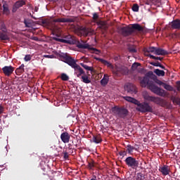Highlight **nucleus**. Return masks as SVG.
<instances>
[{
	"instance_id": "864d4df0",
	"label": "nucleus",
	"mask_w": 180,
	"mask_h": 180,
	"mask_svg": "<svg viewBox=\"0 0 180 180\" xmlns=\"http://www.w3.org/2000/svg\"><path fill=\"white\" fill-rule=\"evenodd\" d=\"M115 61H119L120 60V56H117L114 57Z\"/></svg>"
},
{
	"instance_id": "c9c22d12",
	"label": "nucleus",
	"mask_w": 180,
	"mask_h": 180,
	"mask_svg": "<svg viewBox=\"0 0 180 180\" xmlns=\"http://www.w3.org/2000/svg\"><path fill=\"white\" fill-rule=\"evenodd\" d=\"M146 56H147V57H150V58H152V60H159L160 61H162L164 60V58L155 56L151 54H148Z\"/></svg>"
},
{
	"instance_id": "6e6552de",
	"label": "nucleus",
	"mask_w": 180,
	"mask_h": 180,
	"mask_svg": "<svg viewBox=\"0 0 180 180\" xmlns=\"http://www.w3.org/2000/svg\"><path fill=\"white\" fill-rule=\"evenodd\" d=\"M129 72V69L125 66H115V68L112 69V74L115 75H126Z\"/></svg>"
},
{
	"instance_id": "423d86ee",
	"label": "nucleus",
	"mask_w": 180,
	"mask_h": 180,
	"mask_svg": "<svg viewBox=\"0 0 180 180\" xmlns=\"http://www.w3.org/2000/svg\"><path fill=\"white\" fill-rule=\"evenodd\" d=\"M56 55L60 57V58H62V61L65 63L66 64H68L72 68H74L75 65H77V63L75 62V60L71 56H70L68 53H56Z\"/></svg>"
},
{
	"instance_id": "de8ad7c7",
	"label": "nucleus",
	"mask_w": 180,
	"mask_h": 180,
	"mask_svg": "<svg viewBox=\"0 0 180 180\" xmlns=\"http://www.w3.org/2000/svg\"><path fill=\"white\" fill-rule=\"evenodd\" d=\"M24 60L25 61H30L32 60V56L30 55H26Z\"/></svg>"
},
{
	"instance_id": "a211bd4d",
	"label": "nucleus",
	"mask_w": 180,
	"mask_h": 180,
	"mask_svg": "<svg viewBox=\"0 0 180 180\" xmlns=\"http://www.w3.org/2000/svg\"><path fill=\"white\" fill-rule=\"evenodd\" d=\"M159 171L165 176L169 175V167H168V165H163L162 167H160L159 168Z\"/></svg>"
},
{
	"instance_id": "a19ab883",
	"label": "nucleus",
	"mask_w": 180,
	"mask_h": 180,
	"mask_svg": "<svg viewBox=\"0 0 180 180\" xmlns=\"http://www.w3.org/2000/svg\"><path fill=\"white\" fill-rule=\"evenodd\" d=\"M140 65H141V64L139 63H134L132 64L131 65V70L132 71H136V70H137V68L139 67H140Z\"/></svg>"
},
{
	"instance_id": "7ed1b4c3",
	"label": "nucleus",
	"mask_w": 180,
	"mask_h": 180,
	"mask_svg": "<svg viewBox=\"0 0 180 180\" xmlns=\"http://www.w3.org/2000/svg\"><path fill=\"white\" fill-rule=\"evenodd\" d=\"M111 112L113 116H115V117H118L119 119H127L130 113V112H129V110H127V108H126L125 107H119L117 105L112 107Z\"/></svg>"
},
{
	"instance_id": "7c9ffc66",
	"label": "nucleus",
	"mask_w": 180,
	"mask_h": 180,
	"mask_svg": "<svg viewBox=\"0 0 180 180\" xmlns=\"http://www.w3.org/2000/svg\"><path fill=\"white\" fill-rule=\"evenodd\" d=\"M86 168L87 169L94 171V168H95V162L94 160L89 161Z\"/></svg>"
},
{
	"instance_id": "37998d69",
	"label": "nucleus",
	"mask_w": 180,
	"mask_h": 180,
	"mask_svg": "<svg viewBox=\"0 0 180 180\" xmlns=\"http://www.w3.org/2000/svg\"><path fill=\"white\" fill-rule=\"evenodd\" d=\"M128 51L129 53H137V49L134 46H129Z\"/></svg>"
},
{
	"instance_id": "f3484780",
	"label": "nucleus",
	"mask_w": 180,
	"mask_h": 180,
	"mask_svg": "<svg viewBox=\"0 0 180 180\" xmlns=\"http://www.w3.org/2000/svg\"><path fill=\"white\" fill-rule=\"evenodd\" d=\"M70 39H63L60 38H53L54 40H56V41H60V43H66L67 44H75V40L72 37L70 36Z\"/></svg>"
},
{
	"instance_id": "dca6fc26",
	"label": "nucleus",
	"mask_w": 180,
	"mask_h": 180,
	"mask_svg": "<svg viewBox=\"0 0 180 180\" xmlns=\"http://www.w3.org/2000/svg\"><path fill=\"white\" fill-rule=\"evenodd\" d=\"M70 139H71V135L68 132H63L60 134V139L65 144L70 143Z\"/></svg>"
},
{
	"instance_id": "9d476101",
	"label": "nucleus",
	"mask_w": 180,
	"mask_h": 180,
	"mask_svg": "<svg viewBox=\"0 0 180 180\" xmlns=\"http://www.w3.org/2000/svg\"><path fill=\"white\" fill-rule=\"evenodd\" d=\"M77 20V18H60L54 20V22L58 23H74Z\"/></svg>"
},
{
	"instance_id": "cd10ccee",
	"label": "nucleus",
	"mask_w": 180,
	"mask_h": 180,
	"mask_svg": "<svg viewBox=\"0 0 180 180\" xmlns=\"http://www.w3.org/2000/svg\"><path fill=\"white\" fill-rule=\"evenodd\" d=\"M3 12L4 15H9L11 13V11L9 10V5L7 3H5L3 5Z\"/></svg>"
},
{
	"instance_id": "4c0bfd02",
	"label": "nucleus",
	"mask_w": 180,
	"mask_h": 180,
	"mask_svg": "<svg viewBox=\"0 0 180 180\" xmlns=\"http://www.w3.org/2000/svg\"><path fill=\"white\" fill-rule=\"evenodd\" d=\"M0 30H1V32H4V33H8V30H6V26L4 22L0 23Z\"/></svg>"
},
{
	"instance_id": "6ab92c4d",
	"label": "nucleus",
	"mask_w": 180,
	"mask_h": 180,
	"mask_svg": "<svg viewBox=\"0 0 180 180\" xmlns=\"http://www.w3.org/2000/svg\"><path fill=\"white\" fill-rule=\"evenodd\" d=\"M172 29H176L180 30V20L176 19L174 20L172 22L169 23Z\"/></svg>"
},
{
	"instance_id": "aec40b11",
	"label": "nucleus",
	"mask_w": 180,
	"mask_h": 180,
	"mask_svg": "<svg viewBox=\"0 0 180 180\" xmlns=\"http://www.w3.org/2000/svg\"><path fill=\"white\" fill-rule=\"evenodd\" d=\"M96 60L98 61H100V63L101 64H103L104 65H106L107 67H108V68H112V70H115V68H113V65H112V63H110L108 60L102 59V58H96Z\"/></svg>"
},
{
	"instance_id": "473e14b6",
	"label": "nucleus",
	"mask_w": 180,
	"mask_h": 180,
	"mask_svg": "<svg viewBox=\"0 0 180 180\" xmlns=\"http://www.w3.org/2000/svg\"><path fill=\"white\" fill-rule=\"evenodd\" d=\"M82 82L84 84H91V79L86 76V75H83L82 76Z\"/></svg>"
},
{
	"instance_id": "a878e982",
	"label": "nucleus",
	"mask_w": 180,
	"mask_h": 180,
	"mask_svg": "<svg viewBox=\"0 0 180 180\" xmlns=\"http://www.w3.org/2000/svg\"><path fill=\"white\" fill-rule=\"evenodd\" d=\"M108 82H109V76L108 75H104V77L101 80V84L103 86H106V85H108Z\"/></svg>"
},
{
	"instance_id": "8fccbe9b",
	"label": "nucleus",
	"mask_w": 180,
	"mask_h": 180,
	"mask_svg": "<svg viewBox=\"0 0 180 180\" xmlns=\"http://www.w3.org/2000/svg\"><path fill=\"white\" fill-rule=\"evenodd\" d=\"M24 23H25L26 27H30V26H32V24L29 22H27V20H25Z\"/></svg>"
},
{
	"instance_id": "603ef678",
	"label": "nucleus",
	"mask_w": 180,
	"mask_h": 180,
	"mask_svg": "<svg viewBox=\"0 0 180 180\" xmlns=\"http://www.w3.org/2000/svg\"><path fill=\"white\" fill-rule=\"evenodd\" d=\"M176 89L180 92V81L176 82Z\"/></svg>"
},
{
	"instance_id": "f704fd0d",
	"label": "nucleus",
	"mask_w": 180,
	"mask_h": 180,
	"mask_svg": "<svg viewBox=\"0 0 180 180\" xmlns=\"http://www.w3.org/2000/svg\"><path fill=\"white\" fill-rule=\"evenodd\" d=\"M93 141L94 143L98 144V143H101L102 141V138L99 135L94 136L93 137Z\"/></svg>"
},
{
	"instance_id": "79ce46f5",
	"label": "nucleus",
	"mask_w": 180,
	"mask_h": 180,
	"mask_svg": "<svg viewBox=\"0 0 180 180\" xmlns=\"http://www.w3.org/2000/svg\"><path fill=\"white\" fill-rule=\"evenodd\" d=\"M80 65L84 68V70H86L87 71H92V68L84 64V63H80Z\"/></svg>"
},
{
	"instance_id": "9b49d317",
	"label": "nucleus",
	"mask_w": 180,
	"mask_h": 180,
	"mask_svg": "<svg viewBox=\"0 0 180 180\" xmlns=\"http://www.w3.org/2000/svg\"><path fill=\"white\" fill-rule=\"evenodd\" d=\"M26 5V1L25 0H18L14 3L12 8V13H16L18 12V9L20 8H22V6H25Z\"/></svg>"
},
{
	"instance_id": "3c124183",
	"label": "nucleus",
	"mask_w": 180,
	"mask_h": 180,
	"mask_svg": "<svg viewBox=\"0 0 180 180\" xmlns=\"http://www.w3.org/2000/svg\"><path fill=\"white\" fill-rule=\"evenodd\" d=\"M45 58H54V55H44Z\"/></svg>"
},
{
	"instance_id": "09e8293b",
	"label": "nucleus",
	"mask_w": 180,
	"mask_h": 180,
	"mask_svg": "<svg viewBox=\"0 0 180 180\" xmlns=\"http://www.w3.org/2000/svg\"><path fill=\"white\" fill-rule=\"evenodd\" d=\"M69 157L68 152L65 151L63 153V158L65 160H68Z\"/></svg>"
},
{
	"instance_id": "bb28decb",
	"label": "nucleus",
	"mask_w": 180,
	"mask_h": 180,
	"mask_svg": "<svg viewBox=\"0 0 180 180\" xmlns=\"http://www.w3.org/2000/svg\"><path fill=\"white\" fill-rule=\"evenodd\" d=\"M25 72V65L22 64L18 68L15 70L16 75H20Z\"/></svg>"
},
{
	"instance_id": "13d9d810",
	"label": "nucleus",
	"mask_w": 180,
	"mask_h": 180,
	"mask_svg": "<svg viewBox=\"0 0 180 180\" xmlns=\"http://www.w3.org/2000/svg\"><path fill=\"white\" fill-rule=\"evenodd\" d=\"M160 67V68H162V70H167V69H165V66H164V65H162V64H160V66H159Z\"/></svg>"
},
{
	"instance_id": "c756f323",
	"label": "nucleus",
	"mask_w": 180,
	"mask_h": 180,
	"mask_svg": "<svg viewBox=\"0 0 180 180\" xmlns=\"http://www.w3.org/2000/svg\"><path fill=\"white\" fill-rule=\"evenodd\" d=\"M154 72L158 77H165V72L164 70H161L160 69H156L154 70Z\"/></svg>"
},
{
	"instance_id": "2f4dec72",
	"label": "nucleus",
	"mask_w": 180,
	"mask_h": 180,
	"mask_svg": "<svg viewBox=\"0 0 180 180\" xmlns=\"http://www.w3.org/2000/svg\"><path fill=\"white\" fill-rule=\"evenodd\" d=\"M163 88L165 89H166V91H174V92H176V90L174 89V88L172 87V86L166 84H163Z\"/></svg>"
},
{
	"instance_id": "2eb2a0df",
	"label": "nucleus",
	"mask_w": 180,
	"mask_h": 180,
	"mask_svg": "<svg viewBox=\"0 0 180 180\" xmlns=\"http://www.w3.org/2000/svg\"><path fill=\"white\" fill-rule=\"evenodd\" d=\"M81 30L83 33V36H85L86 37L88 36H93V34H95V31L89 27H82Z\"/></svg>"
},
{
	"instance_id": "72a5a7b5",
	"label": "nucleus",
	"mask_w": 180,
	"mask_h": 180,
	"mask_svg": "<svg viewBox=\"0 0 180 180\" xmlns=\"http://www.w3.org/2000/svg\"><path fill=\"white\" fill-rule=\"evenodd\" d=\"M157 50V47L150 46L146 49H145L146 53H154L155 54V51Z\"/></svg>"
},
{
	"instance_id": "4d7b16f0",
	"label": "nucleus",
	"mask_w": 180,
	"mask_h": 180,
	"mask_svg": "<svg viewBox=\"0 0 180 180\" xmlns=\"http://www.w3.org/2000/svg\"><path fill=\"white\" fill-rule=\"evenodd\" d=\"M68 150H72V145L71 144V143H69L68 145Z\"/></svg>"
},
{
	"instance_id": "052dcab7",
	"label": "nucleus",
	"mask_w": 180,
	"mask_h": 180,
	"mask_svg": "<svg viewBox=\"0 0 180 180\" xmlns=\"http://www.w3.org/2000/svg\"><path fill=\"white\" fill-rule=\"evenodd\" d=\"M38 11H39V7L35 6V8H34V12H38Z\"/></svg>"
},
{
	"instance_id": "680f3d73",
	"label": "nucleus",
	"mask_w": 180,
	"mask_h": 180,
	"mask_svg": "<svg viewBox=\"0 0 180 180\" xmlns=\"http://www.w3.org/2000/svg\"><path fill=\"white\" fill-rule=\"evenodd\" d=\"M146 5H150V3L146 2Z\"/></svg>"
},
{
	"instance_id": "20e7f679",
	"label": "nucleus",
	"mask_w": 180,
	"mask_h": 180,
	"mask_svg": "<svg viewBox=\"0 0 180 180\" xmlns=\"http://www.w3.org/2000/svg\"><path fill=\"white\" fill-rule=\"evenodd\" d=\"M136 106V110L141 113H153V107L146 101L143 103L138 101Z\"/></svg>"
},
{
	"instance_id": "a18cd8bd",
	"label": "nucleus",
	"mask_w": 180,
	"mask_h": 180,
	"mask_svg": "<svg viewBox=\"0 0 180 180\" xmlns=\"http://www.w3.org/2000/svg\"><path fill=\"white\" fill-rule=\"evenodd\" d=\"M119 155L121 157H124V155H127V150H121L119 152Z\"/></svg>"
},
{
	"instance_id": "ddd939ff",
	"label": "nucleus",
	"mask_w": 180,
	"mask_h": 180,
	"mask_svg": "<svg viewBox=\"0 0 180 180\" xmlns=\"http://www.w3.org/2000/svg\"><path fill=\"white\" fill-rule=\"evenodd\" d=\"M125 91H127L129 94H137V88L131 83H127L124 86Z\"/></svg>"
},
{
	"instance_id": "6e6d98bb",
	"label": "nucleus",
	"mask_w": 180,
	"mask_h": 180,
	"mask_svg": "<svg viewBox=\"0 0 180 180\" xmlns=\"http://www.w3.org/2000/svg\"><path fill=\"white\" fill-rule=\"evenodd\" d=\"M32 39L37 41L39 40V38L37 37H33Z\"/></svg>"
},
{
	"instance_id": "393cba45",
	"label": "nucleus",
	"mask_w": 180,
	"mask_h": 180,
	"mask_svg": "<svg viewBox=\"0 0 180 180\" xmlns=\"http://www.w3.org/2000/svg\"><path fill=\"white\" fill-rule=\"evenodd\" d=\"M124 99L127 101V102H130L131 103H134V105H137L139 103V101L136 98L130 96H125L124 97Z\"/></svg>"
},
{
	"instance_id": "39448f33",
	"label": "nucleus",
	"mask_w": 180,
	"mask_h": 180,
	"mask_svg": "<svg viewBox=\"0 0 180 180\" xmlns=\"http://www.w3.org/2000/svg\"><path fill=\"white\" fill-rule=\"evenodd\" d=\"M143 99L148 102H153L154 103H156V105H160V106L164 105V99L160 97L150 96L147 91L143 93Z\"/></svg>"
},
{
	"instance_id": "b1692460",
	"label": "nucleus",
	"mask_w": 180,
	"mask_h": 180,
	"mask_svg": "<svg viewBox=\"0 0 180 180\" xmlns=\"http://www.w3.org/2000/svg\"><path fill=\"white\" fill-rule=\"evenodd\" d=\"M137 151V148L130 144L127 145L126 146V151L128 154H133V151Z\"/></svg>"
},
{
	"instance_id": "0eeeda50",
	"label": "nucleus",
	"mask_w": 180,
	"mask_h": 180,
	"mask_svg": "<svg viewBox=\"0 0 180 180\" xmlns=\"http://www.w3.org/2000/svg\"><path fill=\"white\" fill-rule=\"evenodd\" d=\"M124 162L127 167H130L131 168H133V169H135L139 167V162L137 160H136V158L131 156L127 157L125 159Z\"/></svg>"
},
{
	"instance_id": "c03bdc74",
	"label": "nucleus",
	"mask_w": 180,
	"mask_h": 180,
	"mask_svg": "<svg viewBox=\"0 0 180 180\" xmlns=\"http://www.w3.org/2000/svg\"><path fill=\"white\" fill-rule=\"evenodd\" d=\"M150 65H153V67H160L161 63L160 62H152L150 63Z\"/></svg>"
},
{
	"instance_id": "c85d7f7f",
	"label": "nucleus",
	"mask_w": 180,
	"mask_h": 180,
	"mask_svg": "<svg viewBox=\"0 0 180 180\" xmlns=\"http://www.w3.org/2000/svg\"><path fill=\"white\" fill-rule=\"evenodd\" d=\"M0 40H9V37L8 36V33L0 31Z\"/></svg>"
},
{
	"instance_id": "49530a36",
	"label": "nucleus",
	"mask_w": 180,
	"mask_h": 180,
	"mask_svg": "<svg viewBox=\"0 0 180 180\" xmlns=\"http://www.w3.org/2000/svg\"><path fill=\"white\" fill-rule=\"evenodd\" d=\"M99 18V15L98 13H93V20H97V19Z\"/></svg>"
},
{
	"instance_id": "5701e85b",
	"label": "nucleus",
	"mask_w": 180,
	"mask_h": 180,
	"mask_svg": "<svg viewBox=\"0 0 180 180\" xmlns=\"http://www.w3.org/2000/svg\"><path fill=\"white\" fill-rule=\"evenodd\" d=\"M99 29L102 30H108V25L106 24V21H99L97 22Z\"/></svg>"
},
{
	"instance_id": "4468645a",
	"label": "nucleus",
	"mask_w": 180,
	"mask_h": 180,
	"mask_svg": "<svg viewBox=\"0 0 180 180\" xmlns=\"http://www.w3.org/2000/svg\"><path fill=\"white\" fill-rule=\"evenodd\" d=\"M73 68L75 69V74L78 78H79L81 75H85V71H84V69H82L79 65L77 64Z\"/></svg>"
},
{
	"instance_id": "f03ea898",
	"label": "nucleus",
	"mask_w": 180,
	"mask_h": 180,
	"mask_svg": "<svg viewBox=\"0 0 180 180\" xmlns=\"http://www.w3.org/2000/svg\"><path fill=\"white\" fill-rule=\"evenodd\" d=\"M136 30L137 32H143L144 28L140 25V24L135 23L132 24L131 26L122 27L119 29V32L124 37L131 36Z\"/></svg>"
},
{
	"instance_id": "5fc2aeb1",
	"label": "nucleus",
	"mask_w": 180,
	"mask_h": 180,
	"mask_svg": "<svg viewBox=\"0 0 180 180\" xmlns=\"http://www.w3.org/2000/svg\"><path fill=\"white\" fill-rule=\"evenodd\" d=\"M4 113V107L2 105H0V115H2Z\"/></svg>"
},
{
	"instance_id": "1a4fd4ad",
	"label": "nucleus",
	"mask_w": 180,
	"mask_h": 180,
	"mask_svg": "<svg viewBox=\"0 0 180 180\" xmlns=\"http://www.w3.org/2000/svg\"><path fill=\"white\" fill-rule=\"evenodd\" d=\"M1 71L5 75V77H11L15 71V68L12 65L4 66L1 68Z\"/></svg>"
},
{
	"instance_id": "f8f14e48",
	"label": "nucleus",
	"mask_w": 180,
	"mask_h": 180,
	"mask_svg": "<svg viewBox=\"0 0 180 180\" xmlns=\"http://www.w3.org/2000/svg\"><path fill=\"white\" fill-rule=\"evenodd\" d=\"M77 47L78 49H87V50H91V51H97L98 53H101V51H99V50L97 49L91 47V45L89 44L77 42Z\"/></svg>"
},
{
	"instance_id": "58836bf2",
	"label": "nucleus",
	"mask_w": 180,
	"mask_h": 180,
	"mask_svg": "<svg viewBox=\"0 0 180 180\" xmlns=\"http://www.w3.org/2000/svg\"><path fill=\"white\" fill-rule=\"evenodd\" d=\"M139 9H140V6H139V4H133L131 7V10L133 11V12H139Z\"/></svg>"
},
{
	"instance_id": "bf43d9fd",
	"label": "nucleus",
	"mask_w": 180,
	"mask_h": 180,
	"mask_svg": "<svg viewBox=\"0 0 180 180\" xmlns=\"http://www.w3.org/2000/svg\"><path fill=\"white\" fill-rule=\"evenodd\" d=\"M158 84H159V85H161L162 86H164L163 84H166V83L160 81Z\"/></svg>"
},
{
	"instance_id": "412c9836",
	"label": "nucleus",
	"mask_w": 180,
	"mask_h": 180,
	"mask_svg": "<svg viewBox=\"0 0 180 180\" xmlns=\"http://www.w3.org/2000/svg\"><path fill=\"white\" fill-rule=\"evenodd\" d=\"M155 54V56H167V55H168V51H167L161 48H156Z\"/></svg>"
},
{
	"instance_id": "f257e3e1",
	"label": "nucleus",
	"mask_w": 180,
	"mask_h": 180,
	"mask_svg": "<svg viewBox=\"0 0 180 180\" xmlns=\"http://www.w3.org/2000/svg\"><path fill=\"white\" fill-rule=\"evenodd\" d=\"M141 86L142 88H146L147 86L148 89H150L151 92L155 94L158 96H165L167 94L165 93V90L158 87L155 84H154V82L150 79V77L145 76L141 80Z\"/></svg>"
},
{
	"instance_id": "e433bc0d",
	"label": "nucleus",
	"mask_w": 180,
	"mask_h": 180,
	"mask_svg": "<svg viewBox=\"0 0 180 180\" xmlns=\"http://www.w3.org/2000/svg\"><path fill=\"white\" fill-rule=\"evenodd\" d=\"M136 180H144L146 179V176L142 173H137L136 176Z\"/></svg>"
},
{
	"instance_id": "ea45409f",
	"label": "nucleus",
	"mask_w": 180,
	"mask_h": 180,
	"mask_svg": "<svg viewBox=\"0 0 180 180\" xmlns=\"http://www.w3.org/2000/svg\"><path fill=\"white\" fill-rule=\"evenodd\" d=\"M60 78H61L62 81H68L70 79V77L65 73H62L60 75Z\"/></svg>"
},
{
	"instance_id": "4be33fe9",
	"label": "nucleus",
	"mask_w": 180,
	"mask_h": 180,
	"mask_svg": "<svg viewBox=\"0 0 180 180\" xmlns=\"http://www.w3.org/2000/svg\"><path fill=\"white\" fill-rule=\"evenodd\" d=\"M170 101H172L174 105H178L180 106V98L176 96H171Z\"/></svg>"
}]
</instances>
